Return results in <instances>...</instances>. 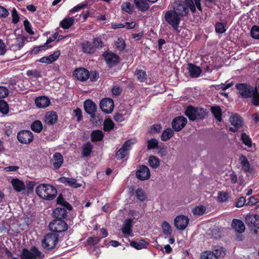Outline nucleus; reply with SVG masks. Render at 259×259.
<instances>
[{"label": "nucleus", "mask_w": 259, "mask_h": 259, "mask_svg": "<svg viewBox=\"0 0 259 259\" xmlns=\"http://www.w3.org/2000/svg\"><path fill=\"white\" fill-rule=\"evenodd\" d=\"M148 244V243L143 239H141L138 242L136 241H132L130 242V245L137 250L147 248V245Z\"/></svg>", "instance_id": "nucleus-37"}, {"label": "nucleus", "mask_w": 259, "mask_h": 259, "mask_svg": "<svg viewBox=\"0 0 259 259\" xmlns=\"http://www.w3.org/2000/svg\"><path fill=\"white\" fill-rule=\"evenodd\" d=\"M93 146L90 142L84 144L82 147L81 155L83 157H89L93 151Z\"/></svg>", "instance_id": "nucleus-29"}, {"label": "nucleus", "mask_w": 259, "mask_h": 259, "mask_svg": "<svg viewBox=\"0 0 259 259\" xmlns=\"http://www.w3.org/2000/svg\"><path fill=\"white\" fill-rule=\"evenodd\" d=\"M63 161V156L60 153L56 152L54 154L52 159V164L55 169H59L62 166Z\"/></svg>", "instance_id": "nucleus-26"}, {"label": "nucleus", "mask_w": 259, "mask_h": 259, "mask_svg": "<svg viewBox=\"0 0 259 259\" xmlns=\"http://www.w3.org/2000/svg\"><path fill=\"white\" fill-rule=\"evenodd\" d=\"M60 51L58 50L55 51L53 54L48 56H45L41 58L37 61L42 63L50 64L53 63V62L56 61L60 56Z\"/></svg>", "instance_id": "nucleus-20"}, {"label": "nucleus", "mask_w": 259, "mask_h": 259, "mask_svg": "<svg viewBox=\"0 0 259 259\" xmlns=\"http://www.w3.org/2000/svg\"><path fill=\"white\" fill-rule=\"evenodd\" d=\"M240 164L242 166V169L245 172L250 171V165L247 158L243 155L240 156Z\"/></svg>", "instance_id": "nucleus-38"}, {"label": "nucleus", "mask_w": 259, "mask_h": 259, "mask_svg": "<svg viewBox=\"0 0 259 259\" xmlns=\"http://www.w3.org/2000/svg\"><path fill=\"white\" fill-rule=\"evenodd\" d=\"M49 226L50 230L56 234L65 232L68 229L67 223L61 220H54L50 223Z\"/></svg>", "instance_id": "nucleus-8"}, {"label": "nucleus", "mask_w": 259, "mask_h": 259, "mask_svg": "<svg viewBox=\"0 0 259 259\" xmlns=\"http://www.w3.org/2000/svg\"><path fill=\"white\" fill-rule=\"evenodd\" d=\"M135 139H131L124 142L121 147L116 152L115 157L117 160H120L125 157L129 153L131 146L135 143Z\"/></svg>", "instance_id": "nucleus-7"}, {"label": "nucleus", "mask_w": 259, "mask_h": 259, "mask_svg": "<svg viewBox=\"0 0 259 259\" xmlns=\"http://www.w3.org/2000/svg\"><path fill=\"white\" fill-rule=\"evenodd\" d=\"M73 75L80 81H87L90 77V72L85 68L80 67L75 69L73 72Z\"/></svg>", "instance_id": "nucleus-16"}, {"label": "nucleus", "mask_w": 259, "mask_h": 259, "mask_svg": "<svg viewBox=\"0 0 259 259\" xmlns=\"http://www.w3.org/2000/svg\"><path fill=\"white\" fill-rule=\"evenodd\" d=\"M42 124L40 120H36L33 121L31 124V129L33 132L39 133L42 130Z\"/></svg>", "instance_id": "nucleus-43"}, {"label": "nucleus", "mask_w": 259, "mask_h": 259, "mask_svg": "<svg viewBox=\"0 0 259 259\" xmlns=\"http://www.w3.org/2000/svg\"><path fill=\"white\" fill-rule=\"evenodd\" d=\"M136 196L140 201H144L147 199V196L142 189L138 188L136 190Z\"/></svg>", "instance_id": "nucleus-50"}, {"label": "nucleus", "mask_w": 259, "mask_h": 259, "mask_svg": "<svg viewBox=\"0 0 259 259\" xmlns=\"http://www.w3.org/2000/svg\"><path fill=\"white\" fill-rule=\"evenodd\" d=\"M82 52L86 54H93L95 51L94 46L91 42L85 40L81 44Z\"/></svg>", "instance_id": "nucleus-28"}, {"label": "nucleus", "mask_w": 259, "mask_h": 259, "mask_svg": "<svg viewBox=\"0 0 259 259\" xmlns=\"http://www.w3.org/2000/svg\"><path fill=\"white\" fill-rule=\"evenodd\" d=\"M158 147V141L155 138H151L147 141V148L148 150L155 149Z\"/></svg>", "instance_id": "nucleus-44"}, {"label": "nucleus", "mask_w": 259, "mask_h": 259, "mask_svg": "<svg viewBox=\"0 0 259 259\" xmlns=\"http://www.w3.org/2000/svg\"><path fill=\"white\" fill-rule=\"evenodd\" d=\"M122 10L129 14H131L133 12L132 7L131 4L129 2L123 3L121 6Z\"/></svg>", "instance_id": "nucleus-61"}, {"label": "nucleus", "mask_w": 259, "mask_h": 259, "mask_svg": "<svg viewBox=\"0 0 259 259\" xmlns=\"http://www.w3.org/2000/svg\"><path fill=\"white\" fill-rule=\"evenodd\" d=\"M241 140L242 143L248 147H251L252 141L250 137L246 133H243L241 134Z\"/></svg>", "instance_id": "nucleus-45"}, {"label": "nucleus", "mask_w": 259, "mask_h": 259, "mask_svg": "<svg viewBox=\"0 0 259 259\" xmlns=\"http://www.w3.org/2000/svg\"><path fill=\"white\" fill-rule=\"evenodd\" d=\"M59 241L58 234L54 233H47L41 241L42 247L47 250H51L54 249Z\"/></svg>", "instance_id": "nucleus-3"}, {"label": "nucleus", "mask_w": 259, "mask_h": 259, "mask_svg": "<svg viewBox=\"0 0 259 259\" xmlns=\"http://www.w3.org/2000/svg\"><path fill=\"white\" fill-rule=\"evenodd\" d=\"M218 200L221 202H224L228 200L229 197L227 192H220L218 195Z\"/></svg>", "instance_id": "nucleus-62"}, {"label": "nucleus", "mask_w": 259, "mask_h": 259, "mask_svg": "<svg viewBox=\"0 0 259 259\" xmlns=\"http://www.w3.org/2000/svg\"><path fill=\"white\" fill-rule=\"evenodd\" d=\"M60 181L66 186H69L73 188H78L81 186V184L77 183L76 180L74 178L61 177Z\"/></svg>", "instance_id": "nucleus-23"}, {"label": "nucleus", "mask_w": 259, "mask_h": 259, "mask_svg": "<svg viewBox=\"0 0 259 259\" xmlns=\"http://www.w3.org/2000/svg\"><path fill=\"white\" fill-rule=\"evenodd\" d=\"M53 214L56 220H63L67 217V211L66 208L57 207L53 210Z\"/></svg>", "instance_id": "nucleus-27"}, {"label": "nucleus", "mask_w": 259, "mask_h": 259, "mask_svg": "<svg viewBox=\"0 0 259 259\" xmlns=\"http://www.w3.org/2000/svg\"><path fill=\"white\" fill-rule=\"evenodd\" d=\"M215 30L217 33L222 34L226 31L225 25L222 22H217L215 25Z\"/></svg>", "instance_id": "nucleus-53"}, {"label": "nucleus", "mask_w": 259, "mask_h": 259, "mask_svg": "<svg viewBox=\"0 0 259 259\" xmlns=\"http://www.w3.org/2000/svg\"><path fill=\"white\" fill-rule=\"evenodd\" d=\"M32 133L28 130H22L18 132L17 139L19 142L23 144H30L33 140Z\"/></svg>", "instance_id": "nucleus-11"}, {"label": "nucleus", "mask_w": 259, "mask_h": 259, "mask_svg": "<svg viewBox=\"0 0 259 259\" xmlns=\"http://www.w3.org/2000/svg\"><path fill=\"white\" fill-rule=\"evenodd\" d=\"M148 163L152 168H157L160 165V160L155 156L151 155L149 157Z\"/></svg>", "instance_id": "nucleus-41"}, {"label": "nucleus", "mask_w": 259, "mask_h": 259, "mask_svg": "<svg viewBox=\"0 0 259 259\" xmlns=\"http://www.w3.org/2000/svg\"><path fill=\"white\" fill-rule=\"evenodd\" d=\"M50 100L46 96H40L35 98V104L39 108H44L49 106Z\"/></svg>", "instance_id": "nucleus-24"}, {"label": "nucleus", "mask_w": 259, "mask_h": 259, "mask_svg": "<svg viewBox=\"0 0 259 259\" xmlns=\"http://www.w3.org/2000/svg\"><path fill=\"white\" fill-rule=\"evenodd\" d=\"M165 21L169 24L175 31L179 32L178 26L181 21V18L172 10L167 11L164 16Z\"/></svg>", "instance_id": "nucleus-5"}, {"label": "nucleus", "mask_w": 259, "mask_h": 259, "mask_svg": "<svg viewBox=\"0 0 259 259\" xmlns=\"http://www.w3.org/2000/svg\"><path fill=\"white\" fill-rule=\"evenodd\" d=\"M210 109L215 119L218 121H221L222 120V110L221 107L218 105H215L211 106Z\"/></svg>", "instance_id": "nucleus-35"}, {"label": "nucleus", "mask_w": 259, "mask_h": 259, "mask_svg": "<svg viewBox=\"0 0 259 259\" xmlns=\"http://www.w3.org/2000/svg\"><path fill=\"white\" fill-rule=\"evenodd\" d=\"M27 76H32L35 78H38L41 76V72L38 70H28L26 72Z\"/></svg>", "instance_id": "nucleus-55"}, {"label": "nucleus", "mask_w": 259, "mask_h": 259, "mask_svg": "<svg viewBox=\"0 0 259 259\" xmlns=\"http://www.w3.org/2000/svg\"><path fill=\"white\" fill-rule=\"evenodd\" d=\"M57 204L62 205L69 210H71L72 209V206L71 205L65 200L62 194H60L58 196L57 199Z\"/></svg>", "instance_id": "nucleus-39"}, {"label": "nucleus", "mask_w": 259, "mask_h": 259, "mask_svg": "<svg viewBox=\"0 0 259 259\" xmlns=\"http://www.w3.org/2000/svg\"><path fill=\"white\" fill-rule=\"evenodd\" d=\"M195 107L189 105L185 111V115L191 121H194L196 119Z\"/></svg>", "instance_id": "nucleus-36"}, {"label": "nucleus", "mask_w": 259, "mask_h": 259, "mask_svg": "<svg viewBox=\"0 0 259 259\" xmlns=\"http://www.w3.org/2000/svg\"><path fill=\"white\" fill-rule=\"evenodd\" d=\"M189 218L184 215H180L176 217L174 220L175 226L180 230H185L188 226Z\"/></svg>", "instance_id": "nucleus-17"}, {"label": "nucleus", "mask_w": 259, "mask_h": 259, "mask_svg": "<svg viewBox=\"0 0 259 259\" xmlns=\"http://www.w3.org/2000/svg\"><path fill=\"white\" fill-rule=\"evenodd\" d=\"M244 205H246V200L244 197L241 196L236 200L235 206L236 207H241Z\"/></svg>", "instance_id": "nucleus-57"}, {"label": "nucleus", "mask_w": 259, "mask_h": 259, "mask_svg": "<svg viewBox=\"0 0 259 259\" xmlns=\"http://www.w3.org/2000/svg\"><path fill=\"white\" fill-rule=\"evenodd\" d=\"M103 133L99 130L93 131L91 134V139L93 142L101 141L103 140Z\"/></svg>", "instance_id": "nucleus-32"}, {"label": "nucleus", "mask_w": 259, "mask_h": 259, "mask_svg": "<svg viewBox=\"0 0 259 259\" xmlns=\"http://www.w3.org/2000/svg\"><path fill=\"white\" fill-rule=\"evenodd\" d=\"M58 120V115L55 111L48 112L45 115L44 121L46 123L49 125L55 124Z\"/></svg>", "instance_id": "nucleus-25"}, {"label": "nucleus", "mask_w": 259, "mask_h": 259, "mask_svg": "<svg viewBox=\"0 0 259 259\" xmlns=\"http://www.w3.org/2000/svg\"><path fill=\"white\" fill-rule=\"evenodd\" d=\"M136 75L139 80L141 81H145L147 78V74L145 71L139 70L137 71Z\"/></svg>", "instance_id": "nucleus-56"}, {"label": "nucleus", "mask_w": 259, "mask_h": 259, "mask_svg": "<svg viewBox=\"0 0 259 259\" xmlns=\"http://www.w3.org/2000/svg\"><path fill=\"white\" fill-rule=\"evenodd\" d=\"M231 227L236 232L239 234L243 233L245 230L244 223L241 220L237 219H233Z\"/></svg>", "instance_id": "nucleus-21"}, {"label": "nucleus", "mask_w": 259, "mask_h": 259, "mask_svg": "<svg viewBox=\"0 0 259 259\" xmlns=\"http://www.w3.org/2000/svg\"><path fill=\"white\" fill-rule=\"evenodd\" d=\"M161 128L160 124H155L150 126L149 132L150 134L157 133L160 132Z\"/></svg>", "instance_id": "nucleus-63"}, {"label": "nucleus", "mask_w": 259, "mask_h": 259, "mask_svg": "<svg viewBox=\"0 0 259 259\" xmlns=\"http://www.w3.org/2000/svg\"><path fill=\"white\" fill-rule=\"evenodd\" d=\"M25 39L24 37H17L16 39L15 42L17 45L18 49L21 50L25 44Z\"/></svg>", "instance_id": "nucleus-64"}, {"label": "nucleus", "mask_w": 259, "mask_h": 259, "mask_svg": "<svg viewBox=\"0 0 259 259\" xmlns=\"http://www.w3.org/2000/svg\"><path fill=\"white\" fill-rule=\"evenodd\" d=\"M23 23L25 31L30 34H33L34 31L32 29L30 22L27 19H25Z\"/></svg>", "instance_id": "nucleus-58"}, {"label": "nucleus", "mask_w": 259, "mask_h": 259, "mask_svg": "<svg viewBox=\"0 0 259 259\" xmlns=\"http://www.w3.org/2000/svg\"><path fill=\"white\" fill-rule=\"evenodd\" d=\"M136 175L137 178L141 181L148 180L150 177V170L147 166L144 165H142L139 167Z\"/></svg>", "instance_id": "nucleus-18"}, {"label": "nucleus", "mask_w": 259, "mask_h": 259, "mask_svg": "<svg viewBox=\"0 0 259 259\" xmlns=\"http://www.w3.org/2000/svg\"><path fill=\"white\" fill-rule=\"evenodd\" d=\"M41 252L35 246H33L30 250L23 248L20 254L21 259H37L40 257Z\"/></svg>", "instance_id": "nucleus-9"}, {"label": "nucleus", "mask_w": 259, "mask_h": 259, "mask_svg": "<svg viewBox=\"0 0 259 259\" xmlns=\"http://www.w3.org/2000/svg\"><path fill=\"white\" fill-rule=\"evenodd\" d=\"M230 121L233 127H230L229 131L235 133L243 124V118L237 114L232 115L230 118Z\"/></svg>", "instance_id": "nucleus-15"}, {"label": "nucleus", "mask_w": 259, "mask_h": 259, "mask_svg": "<svg viewBox=\"0 0 259 259\" xmlns=\"http://www.w3.org/2000/svg\"><path fill=\"white\" fill-rule=\"evenodd\" d=\"M11 183L14 189L17 192H21L25 189L24 183L17 178L13 179Z\"/></svg>", "instance_id": "nucleus-30"}, {"label": "nucleus", "mask_w": 259, "mask_h": 259, "mask_svg": "<svg viewBox=\"0 0 259 259\" xmlns=\"http://www.w3.org/2000/svg\"><path fill=\"white\" fill-rule=\"evenodd\" d=\"M188 8L190 9L192 13L196 12V8L194 4L193 0H185V2L178 1L176 3V5L174 7L173 10L177 15L180 18L186 16L189 12Z\"/></svg>", "instance_id": "nucleus-2"}, {"label": "nucleus", "mask_w": 259, "mask_h": 259, "mask_svg": "<svg viewBox=\"0 0 259 259\" xmlns=\"http://www.w3.org/2000/svg\"><path fill=\"white\" fill-rule=\"evenodd\" d=\"M216 253L210 251L203 252L201 254V259H219V256H224L225 252L223 247L215 250Z\"/></svg>", "instance_id": "nucleus-12"}, {"label": "nucleus", "mask_w": 259, "mask_h": 259, "mask_svg": "<svg viewBox=\"0 0 259 259\" xmlns=\"http://www.w3.org/2000/svg\"><path fill=\"white\" fill-rule=\"evenodd\" d=\"M103 57H104L107 66L109 68H112L117 65L120 60V58L118 55L110 51H106L104 52L103 54Z\"/></svg>", "instance_id": "nucleus-10"}, {"label": "nucleus", "mask_w": 259, "mask_h": 259, "mask_svg": "<svg viewBox=\"0 0 259 259\" xmlns=\"http://www.w3.org/2000/svg\"><path fill=\"white\" fill-rule=\"evenodd\" d=\"M12 23L17 24L19 21V16L18 13L15 8H13L12 11Z\"/></svg>", "instance_id": "nucleus-60"}, {"label": "nucleus", "mask_w": 259, "mask_h": 259, "mask_svg": "<svg viewBox=\"0 0 259 259\" xmlns=\"http://www.w3.org/2000/svg\"><path fill=\"white\" fill-rule=\"evenodd\" d=\"M100 107L103 112L106 114L110 113L114 107L113 100L108 98L103 99L100 102Z\"/></svg>", "instance_id": "nucleus-13"}, {"label": "nucleus", "mask_w": 259, "mask_h": 259, "mask_svg": "<svg viewBox=\"0 0 259 259\" xmlns=\"http://www.w3.org/2000/svg\"><path fill=\"white\" fill-rule=\"evenodd\" d=\"M187 123V119L184 116H180L175 117L172 121L171 126L176 132L182 130Z\"/></svg>", "instance_id": "nucleus-14"}, {"label": "nucleus", "mask_w": 259, "mask_h": 259, "mask_svg": "<svg viewBox=\"0 0 259 259\" xmlns=\"http://www.w3.org/2000/svg\"><path fill=\"white\" fill-rule=\"evenodd\" d=\"M37 195L41 198L47 200H53L57 196L56 188L50 184H39L35 189Z\"/></svg>", "instance_id": "nucleus-1"}, {"label": "nucleus", "mask_w": 259, "mask_h": 259, "mask_svg": "<svg viewBox=\"0 0 259 259\" xmlns=\"http://www.w3.org/2000/svg\"><path fill=\"white\" fill-rule=\"evenodd\" d=\"M251 103L255 106H259V93L256 88L253 91V95L251 97Z\"/></svg>", "instance_id": "nucleus-49"}, {"label": "nucleus", "mask_w": 259, "mask_h": 259, "mask_svg": "<svg viewBox=\"0 0 259 259\" xmlns=\"http://www.w3.org/2000/svg\"><path fill=\"white\" fill-rule=\"evenodd\" d=\"M85 111L91 115L92 118H94L97 110V105L90 99L86 100L83 104Z\"/></svg>", "instance_id": "nucleus-19"}, {"label": "nucleus", "mask_w": 259, "mask_h": 259, "mask_svg": "<svg viewBox=\"0 0 259 259\" xmlns=\"http://www.w3.org/2000/svg\"><path fill=\"white\" fill-rule=\"evenodd\" d=\"M136 8L141 12H146L149 9V5L145 0H134Z\"/></svg>", "instance_id": "nucleus-31"}, {"label": "nucleus", "mask_w": 259, "mask_h": 259, "mask_svg": "<svg viewBox=\"0 0 259 259\" xmlns=\"http://www.w3.org/2000/svg\"><path fill=\"white\" fill-rule=\"evenodd\" d=\"M133 220L132 219H128L125 220L121 229L122 232L125 235H129L132 233Z\"/></svg>", "instance_id": "nucleus-33"}, {"label": "nucleus", "mask_w": 259, "mask_h": 259, "mask_svg": "<svg viewBox=\"0 0 259 259\" xmlns=\"http://www.w3.org/2000/svg\"><path fill=\"white\" fill-rule=\"evenodd\" d=\"M251 36L255 39H259V26L253 25L250 30Z\"/></svg>", "instance_id": "nucleus-51"}, {"label": "nucleus", "mask_w": 259, "mask_h": 259, "mask_svg": "<svg viewBox=\"0 0 259 259\" xmlns=\"http://www.w3.org/2000/svg\"><path fill=\"white\" fill-rule=\"evenodd\" d=\"M245 223L250 230L257 234L259 229V215L249 213L245 217Z\"/></svg>", "instance_id": "nucleus-6"}, {"label": "nucleus", "mask_w": 259, "mask_h": 259, "mask_svg": "<svg viewBox=\"0 0 259 259\" xmlns=\"http://www.w3.org/2000/svg\"><path fill=\"white\" fill-rule=\"evenodd\" d=\"M115 126V124L110 118H107L104 120L103 123V130L105 132H110L112 130Z\"/></svg>", "instance_id": "nucleus-42"}, {"label": "nucleus", "mask_w": 259, "mask_h": 259, "mask_svg": "<svg viewBox=\"0 0 259 259\" xmlns=\"http://www.w3.org/2000/svg\"><path fill=\"white\" fill-rule=\"evenodd\" d=\"M163 233L164 234L166 235H170L172 233V229L170 225V224L164 221L162 223V224L161 225Z\"/></svg>", "instance_id": "nucleus-47"}, {"label": "nucleus", "mask_w": 259, "mask_h": 259, "mask_svg": "<svg viewBox=\"0 0 259 259\" xmlns=\"http://www.w3.org/2000/svg\"><path fill=\"white\" fill-rule=\"evenodd\" d=\"M188 70L189 75L192 78L198 77L202 72L201 68L192 63H189L188 64Z\"/></svg>", "instance_id": "nucleus-22"}, {"label": "nucleus", "mask_w": 259, "mask_h": 259, "mask_svg": "<svg viewBox=\"0 0 259 259\" xmlns=\"http://www.w3.org/2000/svg\"><path fill=\"white\" fill-rule=\"evenodd\" d=\"M174 135V132L170 128H166L162 133L161 139L162 141H166L170 139Z\"/></svg>", "instance_id": "nucleus-40"}, {"label": "nucleus", "mask_w": 259, "mask_h": 259, "mask_svg": "<svg viewBox=\"0 0 259 259\" xmlns=\"http://www.w3.org/2000/svg\"><path fill=\"white\" fill-rule=\"evenodd\" d=\"M195 110L196 119H202L204 118L206 114V109H204L203 108L195 107Z\"/></svg>", "instance_id": "nucleus-48"}, {"label": "nucleus", "mask_w": 259, "mask_h": 259, "mask_svg": "<svg viewBox=\"0 0 259 259\" xmlns=\"http://www.w3.org/2000/svg\"><path fill=\"white\" fill-rule=\"evenodd\" d=\"M74 23V19L73 17H66L63 19L60 23L61 27L64 29H69Z\"/></svg>", "instance_id": "nucleus-34"}, {"label": "nucleus", "mask_w": 259, "mask_h": 259, "mask_svg": "<svg viewBox=\"0 0 259 259\" xmlns=\"http://www.w3.org/2000/svg\"><path fill=\"white\" fill-rule=\"evenodd\" d=\"M116 48L119 51H123L125 48L124 40L120 38H118L115 44Z\"/></svg>", "instance_id": "nucleus-52"}, {"label": "nucleus", "mask_w": 259, "mask_h": 259, "mask_svg": "<svg viewBox=\"0 0 259 259\" xmlns=\"http://www.w3.org/2000/svg\"><path fill=\"white\" fill-rule=\"evenodd\" d=\"M9 111V106L4 100H0V112L3 114H7Z\"/></svg>", "instance_id": "nucleus-46"}, {"label": "nucleus", "mask_w": 259, "mask_h": 259, "mask_svg": "<svg viewBox=\"0 0 259 259\" xmlns=\"http://www.w3.org/2000/svg\"><path fill=\"white\" fill-rule=\"evenodd\" d=\"M236 89L238 91V94L242 99L250 98L253 95V88L249 83H238L235 85Z\"/></svg>", "instance_id": "nucleus-4"}, {"label": "nucleus", "mask_w": 259, "mask_h": 259, "mask_svg": "<svg viewBox=\"0 0 259 259\" xmlns=\"http://www.w3.org/2000/svg\"><path fill=\"white\" fill-rule=\"evenodd\" d=\"M87 6V3H80L77 6L74 7L72 9L70 10L71 13H74L75 12H78L80 10L84 9Z\"/></svg>", "instance_id": "nucleus-59"}, {"label": "nucleus", "mask_w": 259, "mask_h": 259, "mask_svg": "<svg viewBox=\"0 0 259 259\" xmlns=\"http://www.w3.org/2000/svg\"><path fill=\"white\" fill-rule=\"evenodd\" d=\"M206 211V208L204 206L201 205L196 206L193 210L192 212L195 215H202Z\"/></svg>", "instance_id": "nucleus-54"}]
</instances>
